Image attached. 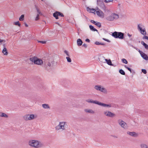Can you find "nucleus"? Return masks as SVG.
<instances>
[{
	"label": "nucleus",
	"mask_w": 148,
	"mask_h": 148,
	"mask_svg": "<svg viewBox=\"0 0 148 148\" xmlns=\"http://www.w3.org/2000/svg\"><path fill=\"white\" fill-rule=\"evenodd\" d=\"M65 122H60L58 125L55 127V130L56 131H62L65 129Z\"/></svg>",
	"instance_id": "7ed1b4c3"
},
{
	"label": "nucleus",
	"mask_w": 148,
	"mask_h": 148,
	"mask_svg": "<svg viewBox=\"0 0 148 148\" xmlns=\"http://www.w3.org/2000/svg\"><path fill=\"white\" fill-rule=\"evenodd\" d=\"M14 24L16 25H18L19 27H20L21 26V24L19 23V22L18 21L15 22Z\"/></svg>",
	"instance_id": "f704fd0d"
},
{
	"label": "nucleus",
	"mask_w": 148,
	"mask_h": 148,
	"mask_svg": "<svg viewBox=\"0 0 148 148\" xmlns=\"http://www.w3.org/2000/svg\"><path fill=\"white\" fill-rule=\"evenodd\" d=\"M113 0H105L106 3H108L112 1Z\"/></svg>",
	"instance_id": "37998d69"
},
{
	"label": "nucleus",
	"mask_w": 148,
	"mask_h": 148,
	"mask_svg": "<svg viewBox=\"0 0 148 148\" xmlns=\"http://www.w3.org/2000/svg\"><path fill=\"white\" fill-rule=\"evenodd\" d=\"M119 73L121 75H125V73L122 69H120L119 71Z\"/></svg>",
	"instance_id": "c85d7f7f"
},
{
	"label": "nucleus",
	"mask_w": 148,
	"mask_h": 148,
	"mask_svg": "<svg viewBox=\"0 0 148 148\" xmlns=\"http://www.w3.org/2000/svg\"><path fill=\"white\" fill-rule=\"evenodd\" d=\"M142 72L144 74H146L147 73L146 70L145 69H142Z\"/></svg>",
	"instance_id": "e433bc0d"
},
{
	"label": "nucleus",
	"mask_w": 148,
	"mask_h": 148,
	"mask_svg": "<svg viewBox=\"0 0 148 148\" xmlns=\"http://www.w3.org/2000/svg\"><path fill=\"white\" fill-rule=\"evenodd\" d=\"M38 13V15H42V13H41L40 11V10H39V9H37V10H36Z\"/></svg>",
	"instance_id": "4c0bfd02"
},
{
	"label": "nucleus",
	"mask_w": 148,
	"mask_h": 148,
	"mask_svg": "<svg viewBox=\"0 0 148 148\" xmlns=\"http://www.w3.org/2000/svg\"><path fill=\"white\" fill-rule=\"evenodd\" d=\"M35 8L36 9V10H37V9H39L38 8L37 6L36 5H35Z\"/></svg>",
	"instance_id": "13d9d810"
},
{
	"label": "nucleus",
	"mask_w": 148,
	"mask_h": 148,
	"mask_svg": "<svg viewBox=\"0 0 148 148\" xmlns=\"http://www.w3.org/2000/svg\"><path fill=\"white\" fill-rule=\"evenodd\" d=\"M122 62L125 64H127V60L123 58L122 59Z\"/></svg>",
	"instance_id": "2f4dec72"
},
{
	"label": "nucleus",
	"mask_w": 148,
	"mask_h": 148,
	"mask_svg": "<svg viewBox=\"0 0 148 148\" xmlns=\"http://www.w3.org/2000/svg\"><path fill=\"white\" fill-rule=\"evenodd\" d=\"M138 52L143 58L145 60H148V57L146 54L139 50H138Z\"/></svg>",
	"instance_id": "9d476101"
},
{
	"label": "nucleus",
	"mask_w": 148,
	"mask_h": 148,
	"mask_svg": "<svg viewBox=\"0 0 148 148\" xmlns=\"http://www.w3.org/2000/svg\"><path fill=\"white\" fill-rule=\"evenodd\" d=\"M140 148H148V145L145 143H142L140 145Z\"/></svg>",
	"instance_id": "412c9836"
},
{
	"label": "nucleus",
	"mask_w": 148,
	"mask_h": 148,
	"mask_svg": "<svg viewBox=\"0 0 148 148\" xmlns=\"http://www.w3.org/2000/svg\"><path fill=\"white\" fill-rule=\"evenodd\" d=\"M105 60L106 62L108 64L111 66H113V64H112V62L110 60H108L107 59H106Z\"/></svg>",
	"instance_id": "a878e982"
},
{
	"label": "nucleus",
	"mask_w": 148,
	"mask_h": 148,
	"mask_svg": "<svg viewBox=\"0 0 148 148\" xmlns=\"http://www.w3.org/2000/svg\"><path fill=\"white\" fill-rule=\"evenodd\" d=\"M95 25L99 27H100L101 26V24L100 23L98 22H96Z\"/></svg>",
	"instance_id": "473e14b6"
},
{
	"label": "nucleus",
	"mask_w": 148,
	"mask_h": 148,
	"mask_svg": "<svg viewBox=\"0 0 148 148\" xmlns=\"http://www.w3.org/2000/svg\"><path fill=\"white\" fill-rule=\"evenodd\" d=\"M29 145L35 148H39L44 146L43 143L37 140H30L28 142Z\"/></svg>",
	"instance_id": "f257e3e1"
},
{
	"label": "nucleus",
	"mask_w": 148,
	"mask_h": 148,
	"mask_svg": "<svg viewBox=\"0 0 148 148\" xmlns=\"http://www.w3.org/2000/svg\"><path fill=\"white\" fill-rule=\"evenodd\" d=\"M84 111L88 113H90V114H94L95 112L93 110L91 109H86L84 110Z\"/></svg>",
	"instance_id": "a211bd4d"
},
{
	"label": "nucleus",
	"mask_w": 148,
	"mask_h": 148,
	"mask_svg": "<svg viewBox=\"0 0 148 148\" xmlns=\"http://www.w3.org/2000/svg\"><path fill=\"white\" fill-rule=\"evenodd\" d=\"M38 42H40L42 43V44H45L46 43V42L45 41H38Z\"/></svg>",
	"instance_id": "58836bf2"
},
{
	"label": "nucleus",
	"mask_w": 148,
	"mask_h": 148,
	"mask_svg": "<svg viewBox=\"0 0 148 148\" xmlns=\"http://www.w3.org/2000/svg\"><path fill=\"white\" fill-rule=\"evenodd\" d=\"M103 39L106 41H107L108 42H110V40H109L108 39H105V38H103Z\"/></svg>",
	"instance_id": "603ef678"
},
{
	"label": "nucleus",
	"mask_w": 148,
	"mask_h": 148,
	"mask_svg": "<svg viewBox=\"0 0 148 148\" xmlns=\"http://www.w3.org/2000/svg\"><path fill=\"white\" fill-rule=\"evenodd\" d=\"M141 44L143 45L144 46L146 45V44L143 41L141 42Z\"/></svg>",
	"instance_id": "49530a36"
},
{
	"label": "nucleus",
	"mask_w": 148,
	"mask_h": 148,
	"mask_svg": "<svg viewBox=\"0 0 148 148\" xmlns=\"http://www.w3.org/2000/svg\"><path fill=\"white\" fill-rule=\"evenodd\" d=\"M144 27V26L142 24H139L138 25L137 29L141 34L146 35V32L145 28H144L143 29V28Z\"/></svg>",
	"instance_id": "423d86ee"
},
{
	"label": "nucleus",
	"mask_w": 148,
	"mask_h": 148,
	"mask_svg": "<svg viewBox=\"0 0 148 148\" xmlns=\"http://www.w3.org/2000/svg\"><path fill=\"white\" fill-rule=\"evenodd\" d=\"M127 35L130 37H131L132 36L131 34H130L129 33H127Z\"/></svg>",
	"instance_id": "4d7b16f0"
},
{
	"label": "nucleus",
	"mask_w": 148,
	"mask_h": 148,
	"mask_svg": "<svg viewBox=\"0 0 148 148\" xmlns=\"http://www.w3.org/2000/svg\"><path fill=\"white\" fill-rule=\"evenodd\" d=\"M36 118V116L33 114H28L24 115L23 117V119L25 121L33 120Z\"/></svg>",
	"instance_id": "0eeeda50"
},
{
	"label": "nucleus",
	"mask_w": 148,
	"mask_h": 148,
	"mask_svg": "<svg viewBox=\"0 0 148 148\" xmlns=\"http://www.w3.org/2000/svg\"><path fill=\"white\" fill-rule=\"evenodd\" d=\"M141 44L143 45L144 46L146 45V44L143 41L141 42Z\"/></svg>",
	"instance_id": "09e8293b"
},
{
	"label": "nucleus",
	"mask_w": 148,
	"mask_h": 148,
	"mask_svg": "<svg viewBox=\"0 0 148 148\" xmlns=\"http://www.w3.org/2000/svg\"><path fill=\"white\" fill-rule=\"evenodd\" d=\"M98 105L100 106H103L104 107H106L108 108H110L112 107L111 105V104H108L103 103H101L99 101Z\"/></svg>",
	"instance_id": "ddd939ff"
},
{
	"label": "nucleus",
	"mask_w": 148,
	"mask_h": 148,
	"mask_svg": "<svg viewBox=\"0 0 148 148\" xmlns=\"http://www.w3.org/2000/svg\"><path fill=\"white\" fill-rule=\"evenodd\" d=\"M141 44L143 45L144 46L146 45V44L143 41L141 42Z\"/></svg>",
	"instance_id": "de8ad7c7"
},
{
	"label": "nucleus",
	"mask_w": 148,
	"mask_h": 148,
	"mask_svg": "<svg viewBox=\"0 0 148 148\" xmlns=\"http://www.w3.org/2000/svg\"><path fill=\"white\" fill-rule=\"evenodd\" d=\"M124 67L127 69L130 72V73H132V70L131 69L127 67L126 65H124Z\"/></svg>",
	"instance_id": "c9c22d12"
},
{
	"label": "nucleus",
	"mask_w": 148,
	"mask_h": 148,
	"mask_svg": "<svg viewBox=\"0 0 148 148\" xmlns=\"http://www.w3.org/2000/svg\"><path fill=\"white\" fill-rule=\"evenodd\" d=\"M144 47L145 49L148 50V45L146 44V45L144 46Z\"/></svg>",
	"instance_id": "3c124183"
},
{
	"label": "nucleus",
	"mask_w": 148,
	"mask_h": 148,
	"mask_svg": "<svg viewBox=\"0 0 148 148\" xmlns=\"http://www.w3.org/2000/svg\"><path fill=\"white\" fill-rule=\"evenodd\" d=\"M127 134L131 136L137 137L138 136V134L137 133L135 132H127Z\"/></svg>",
	"instance_id": "f8f14e48"
},
{
	"label": "nucleus",
	"mask_w": 148,
	"mask_h": 148,
	"mask_svg": "<svg viewBox=\"0 0 148 148\" xmlns=\"http://www.w3.org/2000/svg\"><path fill=\"white\" fill-rule=\"evenodd\" d=\"M89 27L90 28V29L92 31L97 32L98 31L97 30V29L94 28L93 26H92L91 25H90L89 26Z\"/></svg>",
	"instance_id": "bb28decb"
},
{
	"label": "nucleus",
	"mask_w": 148,
	"mask_h": 148,
	"mask_svg": "<svg viewBox=\"0 0 148 148\" xmlns=\"http://www.w3.org/2000/svg\"><path fill=\"white\" fill-rule=\"evenodd\" d=\"M0 117L8 118V116L7 114L5 113L0 112Z\"/></svg>",
	"instance_id": "6ab92c4d"
},
{
	"label": "nucleus",
	"mask_w": 148,
	"mask_h": 148,
	"mask_svg": "<svg viewBox=\"0 0 148 148\" xmlns=\"http://www.w3.org/2000/svg\"><path fill=\"white\" fill-rule=\"evenodd\" d=\"M42 107L45 109H50V107L48 104L44 103L42 105Z\"/></svg>",
	"instance_id": "b1692460"
},
{
	"label": "nucleus",
	"mask_w": 148,
	"mask_h": 148,
	"mask_svg": "<svg viewBox=\"0 0 148 148\" xmlns=\"http://www.w3.org/2000/svg\"><path fill=\"white\" fill-rule=\"evenodd\" d=\"M86 101L88 103H95L98 105L99 101H93L91 99H88L86 100Z\"/></svg>",
	"instance_id": "2eb2a0df"
},
{
	"label": "nucleus",
	"mask_w": 148,
	"mask_h": 148,
	"mask_svg": "<svg viewBox=\"0 0 148 148\" xmlns=\"http://www.w3.org/2000/svg\"><path fill=\"white\" fill-rule=\"evenodd\" d=\"M59 12L58 11H56L53 14V15L56 19H58V16H59Z\"/></svg>",
	"instance_id": "4be33fe9"
},
{
	"label": "nucleus",
	"mask_w": 148,
	"mask_h": 148,
	"mask_svg": "<svg viewBox=\"0 0 148 148\" xmlns=\"http://www.w3.org/2000/svg\"><path fill=\"white\" fill-rule=\"evenodd\" d=\"M95 89L96 90L99 91L104 94H107L108 93L107 90L103 86L100 85H97L95 86Z\"/></svg>",
	"instance_id": "39448f33"
},
{
	"label": "nucleus",
	"mask_w": 148,
	"mask_h": 148,
	"mask_svg": "<svg viewBox=\"0 0 148 148\" xmlns=\"http://www.w3.org/2000/svg\"><path fill=\"white\" fill-rule=\"evenodd\" d=\"M39 15L38 14H37L36 17L35 18V20L36 21H37L39 19Z\"/></svg>",
	"instance_id": "79ce46f5"
},
{
	"label": "nucleus",
	"mask_w": 148,
	"mask_h": 148,
	"mask_svg": "<svg viewBox=\"0 0 148 148\" xmlns=\"http://www.w3.org/2000/svg\"><path fill=\"white\" fill-rule=\"evenodd\" d=\"M103 114L111 118L114 117L116 116V114H115L108 110L104 111L103 112Z\"/></svg>",
	"instance_id": "6e6552de"
},
{
	"label": "nucleus",
	"mask_w": 148,
	"mask_h": 148,
	"mask_svg": "<svg viewBox=\"0 0 148 148\" xmlns=\"http://www.w3.org/2000/svg\"><path fill=\"white\" fill-rule=\"evenodd\" d=\"M118 123L119 125L122 128L125 129L127 128V124L123 121L121 119H119L118 120Z\"/></svg>",
	"instance_id": "1a4fd4ad"
},
{
	"label": "nucleus",
	"mask_w": 148,
	"mask_h": 148,
	"mask_svg": "<svg viewBox=\"0 0 148 148\" xmlns=\"http://www.w3.org/2000/svg\"><path fill=\"white\" fill-rule=\"evenodd\" d=\"M77 45L78 46H80L82 45L83 42L80 39H78L77 40Z\"/></svg>",
	"instance_id": "393cba45"
},
{
	"label": "nucleus",
	"mask_w": 148,
	"mask_h": 148,
	"mask_svg": "<svg viewBox=\"0 0 148 148\" xmlns=\"http://www.w3.org/2000/svg\"><path fill=\"white\" fill-rule=\"evenodd\" d=\"M90 22L92 23H93L95 25V24L96 23V22L95 21H94L93 20H91L90 21Z\"/></svg>",
	"instance_id": "c03bdc74"
},
{
	"label": "nucleus",
	"mask_w": 148,
	"mask_h": 148,
	"mask_svg": "<svg viewBox=\"0 0 148 148\" xmlns=\"http://www.w3.org/2000/svg\"><path fill=\"white\" fill-rule=\"evenodd\" d=\"M41 0L42 1H43V0Z\"/></svg>",
	"instance_id": "e2e57ef3"
},
{
	"label": "nucleus",
	"mask_w": 148,
	"mask_h": 148,
	"mask_svg": "<svg viewBox=\"0 0 148 148\" xmlns=\"http://www.w3.org/2000/svg\"><path fill=\"white\" fill-rule=\"evenodd\" d=\"M143 39H146L148 40V36H146L145 35L143 36Z\"/></svg>",
	"instance_id": "a19ab883"
},
{
	"label": "nucleus",
	"mask_w": 148,
	"mask_h": 148,
	"mask_svg": "<svg viewBox=\"0 0 148 148\" xmlns=\"http://www.w3.org/2000/svg\"><path fill=\"white\" fill-rule=\"evenodd\" d=\"M85 41L88 42H90V40L88 39H86L85 40Z\"/></svg>",
	"instance_id": "5fc2aeb1"
},
{
	"label": "nucleus",
	"mask_w": 148,
	"mask_h": 148,
	"mask_svg": "<svg viewBox=\"0 0 148 148\" xmlns=\"http://www.w3.org/2000/svg\"><path fill=\"white\" fill-rule=\"evenodd\" d=\"M66 58L67 59V62H71V59L69 57H66Z\"/></svg>",
	"instance_id": "72a5a7b5"
},
{
	"label": "nucleus",
	"mask_w": 148,
	"mask_h": 148,
	"mask_svg": "<svg viewBox=\"0 0 148 148\" xmlns=\"http://www.w3.org/2000/svg\"><path fill=\"white\" fill-rule=\"evenodd\" d=\"M51 66V64L49 62L46 61L45 62L44 66L45 68L47 69L48 66L50 67Z\"/></svg>",
	"instance_id": "f3484780"
},
{
	"label": "nucleus",
	"mask_w": 148,
	"mask_h": 148,
	"mask_svg": "<svg viewBox=\"0 0 148 148\" xmlns=\"http://www.w3.org/2000/svg\"><path fill=\"white\" fill-rule=\"evenodd\" d=\"M87 11L89 12L92 13H94L95 11V10L94 9H90L88 7L87 8Z\"/></svg>",
	"instance_id": "5701e85b"
},
{
	"label": "nucleus",
	"mask_w": 148,
	"mask_h": 148,
	"mask_svg": "<svg viewBox=\"0 0 148 148\" xmlns=\"http://www.w3.org/2000/svg\"><path fill=\"white\" fill-rule=\"evenodd\" d=\"M59 16H60L62 17H63L64 16V15H63V14L62 13L59 12Z\"/></svg>",
	"instance_id": "ea45409f"
},
{
	"label": "nucleus",
	"mask_w": 148,
	"mask_h": 148,
	"mask_svg": "<svg viewBox=\"0 0 148 148\" xmlns=\"http://www.w3.org/2000/svg\"><path fill=\"white\" fill-rule=\"evenodd\" d=\"M82 46H83L85 48H86L87 47V45L86 44H84Z\"/></svg>",
	"instance_id": "864d4df0"
},
{
	"label": "nucleus",
	"mask_w": 148,
	"mask_h": 148,
	"mask_svg": "<svg viewBox=\"0 0 148 148\" xmlns=\"http://www.w3.org/2000/svg\"><path fill=\"white\" fill-rule=\"evenodd\" d=\"M119 18V15L115 13H112L110 15L107 16L106 19L109 21H112L114 20L118 19Z\"/></svg>",
	"instance_id": "f03ea898"
},
{
	"label": "nucleus",
	"mask_w": 148,
	"mask_h": 148,
	"mask_svg": "<svg viewBox=\"0 0 148 148\" xmlns=\"http://www.w3.org/2000/svg\"><path fill=\"white\" fill-rule=\"evenodd\" d=\"M95 45H105L103 43H100V42H97V41L95 42Z\"/></svg>",
	"instance_id": "7c9ffc66"
},
{
	"label": "nucleus",
	"mask_w": 148,
	"mask_h": 148,
	"mask_svg": "<svg viewBox=\"0 0 148 148\" xmlns=\"http://www.w3.org/2000/svg\"><path fill=\"white\" fill-rule=\"evenodd\" d=\"M124 34L120 32H114L112 33V36L115 38L123 39L124 38Z\"/></svg>",
	"instance_id": "20e7f679"
},
{
	"label": "nucleus",
	"mask_w": 148,
	"mask_h": 148,
	"mask_svg": "<svg viewBox=\"0 0 148 148\" xmlns=\"http://www.w3.org/2000/svg\"><path fill=\"white\" fill-rule=\"evenodd\" d=\"M102 3L103 4V3Z\"/></svg>",
	"instance_id": "680f3d73"
},
{
	"label": "nucleus",
	"mask_w": 148,
	"mask_h": 148,
	"mask_svg": "<svg viewBox=\"0 0 148 148\" xmlns=\"http://www.w3.org/2000/svg\"><path fill=\"white\" fill-rule=\"evenodd\" d=\"M43 61L41 59L37 58L36 61L34 62V64L39 65H41L43 64Z\"/></svg>",
	"instance_id": "4468645a"
},
{
	"label": "nucleus",
	"mask_w": 148,
	"mask_h": 148,
	"mask_svg": "<svg viewBox=\"0 0 148 148\" xmlns=\"http://www.w3.org/2000/svg\"><path fill=\"white\" fill-rule=\"evenodd\" d=\"M65 54L68 56V57H69V54L68 52L66 51H65Z\"/></svg>",
	"instance_id": "8fccbe9b"
},
{
	"label": "nucleus",
	"mask_w": 148,
	"mask_h": 148,
	"mask_svg": "<svg viewBox=\"0 0 148 148\" xmlns=\"http://www.w3.org/2000/svg\"><path fill=\"white\" fill-rule=\"evenodd\" d=\"M24 15L23 14L21 15L19 18V20L21 21H23L24 19Z\"/></svg>",
	"instance_id": "c756f323"
},
{
	"label": "nucleus",
	"mask_w": 148,
	"mask_h": 148,
	"mask_svg": "<svg viewBox=\"0 0 148 148\" xmlns=\"http://www.w3.org/2000/svg\"><path fill=\"white\" fill-rule=\"evenodd\" d=\"M5 41L4 40L0 39V43H1L3 41L4 42H5Z\"/></svg>",
	"instance_id": "6e6d98bb"
},
{
	"label": "nucleus",
	"mask_w": 148,
	"mask_h": 148,
	"mask_svg": "<svg viewBox=\"0 0 148 148\" xmlns=\"http://www.w3.org/2000/svg\"><path fill=\"white\" fill-rule=\"evenodd\" d=\"M134 48H135V49H136V50H138V49L136 48V47H134Z\"/></svg>",
	"instance_id": "052dcab7"
},
{
	"label": "nucleus",
	"mask_w": 148,
	"mask_h": 148,
	"mask_svg": "<svg viewBox=\"0 0 148 148\" xmlns=\"http://www.w3.org/2000/svg\"><path fill=\"white\" fill-rule=\"evenodd\" d=\"M3 45L4 46V48L2 50V53L4 55H7L8 53L7 52V49L6 47H5V44H4Z\"/></svg>",
	"instance_id": "aec40b11"
},
{
	"label": "nucleus",
	"mask_w": 148,
	"mask_h": 148,
	"mask_svg": "<svg viewBox=\"0 0 148 148\" xmlns=\"http://www.w3.org/2000/svg\"><path fill=\"white\" fill-rule=\"evenodd\" d=\"M96 13L97 15L99 17L102 18H103L104 17V14L103 12L100 10L96 11Z\"/></svg>",
	"instance_id": "9b49d317"
},
{
	"label": "nucleus",
	"mask_w": 148,
	"mask_h": 148,
	"mask_svg": "<svg viewBox=\"0 0 148 148\" xmlns=\"http://www.w3.org/2000/svg\"><path fill=\"white\" fill-rule=\"evenodd\" d=\"M25 25L26 27H27L28 26V25L26 23H25Z\"/></svg>",
	"instance_id": "bf43d9fd"
},
{
	"label": "nucleus",
	"mask_w": 148,
	"mask_h": 148,
	"mask_svg": "<svg viewBox=\"0 0 148 148\" xmlns=\"http://www.w3.org/2000/svg\"><path fill=\"white\" fill-rule=\"evenodd\" d=\"M99 61L102 62V63H105L106 62V59L103 56H100L98 58Z\"/></svg>",
	"instance_id": "dca6fc26"
},
{
	"label": "nucleus",
	"mask_w": 148,
	"mask_h": 148,
	"mask_svg": "<svg viewBox=\"0 0 148 148\" xmlns=\"http://www.w3.org/2000/svg\"><path fill=\"white\" fill-rule=\"evenodd\" d=\"M36 58L37 57H32L29 58V60L32 62H34H34H35V61H36Z\"/></svg>",
	"instance_id": "cd10ccee"
},
{
	"label": "nucleus",
	"mask_w": 148,
	"mask_h": 148,
	"mask_svg": "<svg viewBox=\"0 0 148 148\" xmlns=\"http://www.w3.org/2000/svg\"><path fill=\"white\" fill-rule=\"evenodd\" d=\"M141 44L143 45L144 46L146 45V44L143 41L141 42Z\"/></svg>",
	"instance_id": "a18cd8bd"
}]
</instances>
